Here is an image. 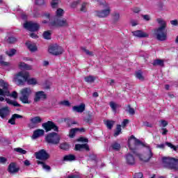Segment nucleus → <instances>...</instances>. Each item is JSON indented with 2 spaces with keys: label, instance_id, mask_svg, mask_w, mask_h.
<instances>
[{
  "label": "nucleus",
  "instance_id": "1",
  "mask_svg": "<svg viewBox=\"0 0 178 178\" xmlns=\"http://www.w3.org/2000/svg\"><path fill=\"white\" fill-rule=\"evenodd\" d=\"M128 147L134 155L138 156L142 162H149L154 156L152 149L148 145H145L141 140L135 138L134 135L128 139Z\"/></svg>",
  "mask_w": 178,
  "mask_h": 178
},
{
  "label": "nucleus",
  "instance_id": "56",
  "mask_svg": "<svg viewBox=\"0 0 178 178\" xmlns=\"http://www.w3.org/2000/svg\"><path fill=\"white\" fill-rule=\"evenodd\" d=\"M6 162H8V159L3 156H0V163H5Z\"/></svg>",
  "mask_w": 178,
  "mask_h": 178
},
{
  "label": "nucleus",
  "instance_id": "34",
  "mask_svg": "<svg viewBox=\"0 0 178 178\" xmlns=\"http://www.w3.org/2000/svg\"><path fill=\"white\" fill-rule=\"evenodd\" d=\"M51 35H52L51 31H45L42 34L43 38H44V40H51Z\"/></svg>",
  "mask_w": 178,
  "mask_h": 178
},
{
  "label": "nucleus",
  "instance_id": "10",
  "mask_svg": "<svg viewBox=\"0 0 178 178\" xmlns=\"http://www.w3.org/2000/svg\"><path fill=\"white\" fill-rule=\"evenodd\" d=\"M0 83L4 84L3 89L0 88V102H3L6 97H10V92H9L8 86H5L3 80H0Z\"/></svg>",
  "mask_w": 178,
  "mask_h": 178
},
{
  "label": "nucleus",
  "instance_id": "55",
  "mask_svg": "<svg viewBox=\"0 0 178 178\" xmlns=\"http://www.w3.org/2000/svg\"><path fill=\"white\" fill-rule=\"evenodd\" d=\"M161 130H162V132H161L162 136H166V134L169 133V130H168V129L166 128H162Z\"/></svg>",
  "mask_w": 178,
  "mask_h": 178
},
{
  "label": "nucleus",
  "instance_id": "24",
  "mask_svg": "<svg viewBox=\"0 0 178 178\" xmlns=\"http://www.w3.org/2000/svg\"><path fill=\"white\" fill-rule=\"evenodd\" d=\"M45 131L43 129H38L33 131V138H38L40 136H44Z\"/></svg>",
  "mask_w": 178,
  "mask_h": 178
},
{
  "label": "nucleus",
  "instance_id": "12",
  "mask_svg": "<svg viewBox=\"0 0 178 178\" xmlns=\"http://www.w3.org/2000/svg\"><path fill=\"white\" fill-rule=\"evenodd\" d=\"M24 27L29 31H38L40 30V24L33 22H26L24 24Z\"/></svg>",
  "mask_w": 178,
  "mask_h": 178
},
{
  "label": "nucleus",
  "instance_id": "22",
  "mask_svg": "<svg viewBox=\"0 0 178 178\" xmlns=\"http://www.w3.org/2000/svg\"><path fill=\"white\" fill-rule=\"evenodd\" d=\"M73 161H76V156L74 154L65 155L63 158V162H72Z\"/></svg>",
  "mask_w": 178,
  "mask_h": 178
},
{
  "label": "nucleus",
  "instance_id": "58",
  "mask_svg": "<svg viewBox=\"0 0 178 178\" xmlns=\"http://www.w3.org/2000/svg\"><path fill=\"white\" fill-rule=\"evenodd\" d=\"M77 141L82 142V143H87L88 141V139L86 138L81 137L77 139Z\"/></svg>",
  "mask_w": 178,
  "mask_h": 178
},
{
  "label": "nucleus",
  "instance_id": "43",
  "mask_svg": "<svg viewBox=\"0 0 178 178\" xmlns=\"http://www.w3.org/2000/svg\"><path fill=\"white\" fill-rule=\"evenodd\" d=\"M65 122H66L68 127H70L72 124H77V122L76 121L71 122L70 119L69 118L65 119Z\"/></svg>",
  "mask_w": 178,
  "mask_h": 178
},
{
  "label": "nucleus",
  "instance_id": "62",
  "mask_svg": "<svg viewBox=\"0 0 178 178\" xmlns=\"http://www.w3.org/2000/svg\"><path fill=\"white\" fill-rule=\"evenodd\" d=\"M30 37L31 38H38V35L37 34H35V33H31L30 34Z\"/></svg>",
  "mask_w": 178,
  "mask_h": 178
},
{
  "label": "nucleus",
  "instance_id": "52",
  "mask_svg": "<svg viewBox=\"0 0 178 178\" xmlns=\"http://www.w3.org/2000/svg\"><path fill=\"white\" fill-rule=\"evenodd\" d=\"M8 122L13 125L16 124V120L14 118L13 115H12L11 118L8 120Z\"/></svg>",
  "mask_w": 178,
  "mask_h": 178
},
{
  "label": "nucleus",
  "instance_id": "5",
  "mask_svg": "<svg viewBox=\"0 0 178 178\" xmlns=\"http://www.w3.org/2000/svg\"><path fill=\"white\" fill-rule=\"evenodd\" d=\"M45 141L49 145H58L60 143V136L56 132H51L46 136Z\"/></svg>",
  "mask_w": 178,
  "mask_h": 178
},
{
  "label": "nucleus",
  "instance_id": "50",
  "mask_svg": "<svg viewBox=\"0 0 178 178\" xmlns=\"http://www.w3.org/2000/svg\"><path fill=\"white\" fill-rule=\"evenodd\" d=\"M80 10L83 13L87 12V3H82Z\"/></svg>",
  "mask_w": 178,
  "mask_h": 178
},
{
  "label": "nucleus",
  "instance_id": "19",
  "mask_svg": "<svg viewBox=\"0 0 178 178\" xmlns=\"http://www.w3.org/2000/svg\"><path fill=\"white\" fill-rule=\"evenodd\" d=\"M83 149H86V151H90V146L88 144H76L74 147L75 151H82Z\"/></svg>",
  "mask_w": 178,
  "mask_h": 178
},
{
  "label": "nucleus",
  "instance_id": "2",
  "mask_svg": "<svg viewBox=\"0 0 178 178\" xmlns=\"http://www.w3.org/2000/svg\"><path fill=\"white\" fill-rule=\"evenodd\" d=\"M15 79L19 86H24L26 82L29 86H35L37 79L35 78H30V72L27 71H21L16 74Z\"/></svg>",
  "mask_w": 178,
  "mask_h": 178
},
{
  "label": "nucleus",
  "instance_id": "33",
  "mask_svg": "<svg viewBox=\"0 0 178 178\" xmlns=\"http://www.w3.org/2000/svg\"><path fill=\"white\" fill-rule=\"evenodd\" d=\"M65 14V11L63 10V9L62 8H58L57 9L56 12V19H59V17H62V16H63V15Z\"/></svg>",
  "mask_w": 178,
  "mask_h": 178
},
{
  "label": "nucleus",
  "instance_id": "53",
  "mask_svg": "<svg viewBox=\"0 0 178 178\" xmlns=\"http://www.w3.org/2000/svg\"><path fill=\"white\" fill-rule=\"evenodd\" d=\"M143 126H145V127L152 128V124L149 123L147 121L143 122Z\"/></svg>",
  "mask_w": 178,
  "mask_h": 178
},
{
  "label": "nucleus",
  "instance_id": "28",
  "mask_svg": "<svg viewBox=\"0 0 178 178\" xmlns=\"http://www.w3.org/2000/svg\"><path fill=\"white\" fill-rule=\"evenodd\" d=\"M110 148H111L113 151H120L121 146L118 142H113L111 143Z\"/></svg>",
  "mask_w": 178,
  "mask_h": 178
},
{
  "label": "nucleus",
  "instance_id": "32",
  "mask_svg": "<svg viewBox=\"0 0 178 178\" xmlns=\"http://www.w3.org/2000/svg\"><path fill=\"white\" fill-rule=\"evenodd\" d=\"M76 131H79V129L77 128L71 129L69 133L70 138H74Z\"/></svg>",
  "mask_w": 178,
  "mask_h": 178
},
{
  "label": "nucleus",
  "instance_id": "26",
  "mask_svg": "<svg viewBox=\"0 0 178 178\" xmlns=\"http://www.w3.org/2000/svg\"><path fill=\"white\" fill-rule=\"evenodd\" d=\"M59 148L63 151H69L70 149V145L67 142H64L60 144Z\"/></svg>",
  "mask_w": 178,
  "mask_h": 178
},
{
  "label": "nucleus",
  "instance_id": "60",
  "mask_svg": "<svg viewBox=\"0 0 178 178\" xmlns=\"http://www.w3.org/2000/svg\"><path fill=\"white\" fill-rule=\"evenodd\" d=\"M161 123L163 127H166V126H168V122L164 120H161Z\"/></svg>",
  "mask_w": 178,
  "mask_h": 178
},
{
  "label": "nucleus",
  "instance_id": "51",
  "mask_svg": "<svg viewBox=\"0 0 178 178\" xmlns=\"http://www.w3.org/2000/svg\"><path fill=\"white\" fill-rule=\"evenodd\" d=\"M143 172H136L134 175V178H143Z\"/></svg>",
  "mask_w": 178,
  "mask_h": 178
},
{
  "label": "nucleus",
  "instance_id": "29",
  "mask_svg": "<svg viewBox=\"0 0 178 178\" xmlns=\"http://www.w3.org/2000/svg\"><path fill=\"white\" fill-rule=\"evenodd\" d=\"M96 77L92 75H89L88 76H85L84 81L86 83H88L89 84H92V83H94L96 80Z\"/></svg>",
  "mask_w": 178,
  "mask_h": 178
},
{
  "label": "nucleus",
  "instance_id": "31",
  "mask_svg": "<svg viewBox=\"0 0 178 178\" xmlns=\"http://www.w3.org/2000/svg\"><path fill=\"white\" fill-rule=\"evenodd\" d=\"M19 67L24 69V70H31V65L26 64L25 63H20L19 64Z\"/></svg>",
  "mask_w": 178,
  "mask_h": 178
},
{
  "label": "nucleus",
  "instance_id": "30",
  "mask_svg": "<svg viewBox=\"0 0 178 178\" xmlns=\"http://www.w3.org/2000/svg\"><path fill=\"white\" fill-rule=\"evenodd\" d=\"M110 107L111 108L113 112L116 113L118 111V108H119V104L115 103L114 102H109Z\"/></svg>",
  "mask_w": 178,
  "mask_h": 178
},
{
  "label": "nucleus",
  "instance_id": "59",
  "mask_svg": "<svg viewBox=\"0 0 178 178\" xmlns=\"http://www.w3.org/2000/svg\"><path fill=\"white\" fill-rule=\"evenodd\" d=\"M127 124H129V120L124 119V120H123V122H122V126L123 127H126V126H127Z\"/></svg>",
  "mask_w": 178,
  "mask_h": 178
},
{
  "label": "nucleus",
  "instance_id": "7",
  "mask_svg": "<svg viewBox=\"0 0 178 178\" xmlns=\"http://www.w3.org/2000/svg\"><path fill=\"white\" fill-rule=\"evenodd\" d=\"M49 27H69V22L66 18H55L49 22Z\"/></svg>",
  "mask_w": 178,
  "mask_h": 178
},
{
  "label": "nucleus",
  "instance_id": "46",
  "mask_svg": "<svg viewBox=\"0 0 178 178\" xmlns=\"http://www.w3.org/2000/svg\"><path fill=\"white\" fill-rule=\"evenodd\" d=\"M165 145H168L170 148L173 149L174 151H177V147L175 146V145L172 144L170 142H165Z\"/></svg>",
  "mask_w": 178,
  "mask_h": 178
},
{
  "label": "nucleus",
  "instance_id": "44",
  "mask_svg": "<svg viewBox=\"0 0 178 178\" xmlns=\"http://www.w3.org/2000/svg\"><path fill=\"white\" fill-rule=\"evenodd\" d=\"M84 120L86 123H89V124L91 123L92 120V114L88 113V117L85 118Z\"/></svg>",
  "mask_w": 178,
  "mask_h": 178
},
{
  "label": "nucleus",
  "instance_id": "54",
  "mask_svg": "<svg viewBox=\"0 0 178 178\" xmlns=\"http://www.w3.org/2000/svg\"><path fill=\"white\" fill-rule=\"evenodd\" d=\"M35 3H36V5H39L40 6H41V5H44L45 3V1L44 0H35Z\"/></svg>",
  "mask_w": 178,
  "mask_h": 178
},
{
  "label": "nucleus",
  "instance_id": "64",
  "mask_svg": "<svg viewBox=\"0 0 178 178\" xmlns=\"http://www.w3.org/2000/svg\"><path fill=\"white\" fill-rule=\"evenodd\" d=\"M79 175H68L67 178H79Z\"/></svg>",
  "mask_w": 178,
  "mask_h": 178
},
{
  "label": "nucleus",
  "instance_id": "63",
  "mask_svg": "<svg viewBox=\"0 0 178 178\" xmlns=\"http://www.w3.org/2000/svg\"><path fill=\"white\" fill-rule=\"evenodd\" d=\"M143 17L145 20H146L147 22H149V19H150V17H149V15H143Z\"/></svg>",
  "mask_w": 178,
  "mask_h": 178
},
{
  "label": "nucleus",
  "instance_id": "42",
  "mask_svg": "<svg viewBox=\"0 0 178 178\" xmlns=\"http://www.w3.org/2000/svg\"><path fill=\"white\" fill-rule=\"evenodd\" d=\"M82 51L88 55L89 56H94V52L90 51V50L87 49L86 47H81Z\"/></svg>",
  "mask_w": 178,
  "mask_h": 178
},
{
  "label": "nucleus",
  "instance_id": "36",
  "mask_svg": "<svg viewBox=\"0 0 178 178\" xmlns=\"http://www.w3.org/2000/svg\"><path fill=\"white\" fill-rule=\"evenodd\" d=\"M135 76L136 79H138V80H140V81H144V76H143V72L141 70H139L135 73Z\"/></svg>",
  "mask_w": 178,
  "mask_h": 178
},
{
  "label": "nucleus",
  "instance_id": "37",
  "mask_svg": "<svg viewBox=\"0 0 178 178\" xmlns=\"http://www.w3.org/2000/svg\"><path fill=\"white\" fill-rule=\"evenodd\" d=\"M120 133H122V125L117 124L116 129H115L114 135H113L114 137H118V136H119V134H120Z\"/></svg>",
  "mask_w": 178,
  "mask_h": 178
},
{
  "label": "nucleus",
  "instance_id": "13",
  "mask_svg": "<svg viewBox=\"0 0 178 178\" xmlns=\"http://www.w3.org/2000/svg\"><path fill=\"white\" fill-rule=\"evenodd\" d=\"M48 98V96L45 92L41 90L38 91L35 93V97L33 99L34 102H40V101H45Z\"/></svg>",
  "mask_w": 178,
  "mask_h": 178
},
{
  "label": "nucleus",
  "instance_id": "45",
  "mask_svg": "<svg viewBox=\"0 0 178 178\" xmlns=\"http://www.w3.org/2000/svg\"><path fill=\"white\" fill-rule=\"evenodd\" d=\"M127 108H129L128 112L129 115H135L136 114V111L134 110V108H131V106L130 104H128Z\"/></svg>",
  "mask_w": 178,
  "mask_h": 178
},
{
  "label": "nucleus",
  "instance_id": "6",
  "mask_svg": "<svg viewBox=\"0 0 178 178\" xmlns=\"http://www.w3.org/2000/svg\"><path fill=\"white\" fill-rule=\"evenodd\" d=\"M31 93V88H24L22 89L20 91L21 96L19 97V101H21L22 104H31V101L29 99Z\"/></svg>",
  "mask_w": 178,
  "mask_h": 178
},
{
  "label": "nucleus",
  "instance_id": "16",
  "mask_svg": "<svg viewBox=\"0 0 178 178\" xmlns=\"http://www.w3.org/2000/svg\"><path fill=\"white\" fill-rule=\"evenodd\" d=\"M133 33V35H135V37H138V38H148L149 37V35L141 30L135 31Z\"/></svg>",
  "mask_w": 178,
  "mask_h": 178
},
{
  "label": "nucleus",
  "instance_id": "61",
  "mask_svg": "<svg viewBox=\"0 0 178 178\" xmlns=\"http://www.w3.org/2000/svg\"><path fill=\"white\" fill-rule=\"evenodd\" d=\"M170 23L172 26H178V21L177 19L170 21Z\"/></svg>",
  "mask_w": 178,
  "mask_h": 178
},
{
  "label": "nucleus",
  "instance_id": "38",
  "mask_svg": "<svg viewBox=\"0 0 178 178\" xmlns=\"http://www.w3.org/2000/svg\"><path fill=\"white\" fill-rule=\"evenodd\" d=\"M38 165H42L43 169H45L46 170H51V166L47 165L44 161H38Z\"/></svg>",
  "mask_w": 178,
  "mask_h": 178
},
{
  "label": "nucleus",
  "instance_id": "21",
  "mask_svg": "<svg viewBox=\"0 0 178 178\" xmlns=\"http://www.w3.org/2000/svg\"><path fill=\"white\" fill-rule=\"evenodd\" d=\"M9 115V107L5 106L1 108H0V117L1 119H5L6 116Z\"/></svg>",
  "mask_w": 178,
  "mask_h": 178
},
{
  "label": "nucleus",
  "instance_id": "27",
  "mask_svg": "<svg viewBox=\"0 0 178 178\" xmlns=\"http://www.w3.org/2000/svg\"><path fill=\"white\" fill-rule=\"evenodd\" d=\"M6 102H7V104H8V105H13V106H16L18 108H20L22 106V105L20 104H18L17 102L12 101L9 98H6Z\"/></svg>",
  "mask_w": 178,
  "mask_h": 178
},
{
  "label": "nucleus",
  "instance_id": "25",
  "mask_svg": "<svg viewBox=\"0 0 178 178\" xmlns=\"http://www.w3.org/2000/svg\"><path fill=\"white\" fill-rule=\"evenodd\" d=\"M153 66H161V67H163L165 66V62L162 59H156L152 63Z\"/></svg>",
  "mask_w": 178,
  "mask_h": 178
},
{
  "label": "nucleus",
  "instance_id": "3",
  "mask_svg": "<svg viewBox=\"0 0 178 178\" xmlns=\"http://www.w3.org/2000/svg\"><path fill=\"white\" fill-rule=\"evenodd\" d=\"M156 22L161 26L154 30V34L156 35V40L158 41H166L168 38V32L166 31V22L161 18H158Z\"/></svg>",
  "mask_w": 178,
  "mask_h": 178
},
{
  "label": "nucleus",
  "instance_id": "4",
  "mask_svg": "<svg viewBox=\"0 0 178 178\" xmlns=\"http://www.w3.org/2000/svg\"><path fill=\"white\" fill-rule=\"evenodd\" d=\"M162 162L164 168L170 170H178V159L173 157H163Z\"/></svg>",
  "mask_w": 178,
  "mask_h": 178
},
{
  "label": "nucleus",
  "instance_id": "48",
  "mask_svg": "<svg viewBox=\"0 0 178 178\" xmlns=\"http://www.w3.org/2000/svg\"><path fill=\"white\" fill-rule=\"evenodd\" d=\"M120 18V15H119V13H114L113 14V19L114 22H118V20H119Z\"/></svg>",
  "mask_w": 178,
  "mask_h": 178
},
{
  "label": "nucleus",
  "instance_id": "11",
  "mask_svg": "<svg viewBox=\"0 0 178 178\" xmlns=\"http://www.w3.org/2000/svg\"><path fill=\"white\" fill-rule=\"evenodd\" d=\"M35 156L36 159H39V161H47L49 159V154H48L47 150L44 149L39 150L38 152H35Z\"/></svg>",
  "mask_w": 178,
  "mask_h": 178
},
{
  "label": "nucleus",
  "instance_id": "23",
  "mask_svg": "<svg viewBox=\"0 0 178 178\" xmlns=\"http://www.w3.org/2000/svg\"><path fill=\"white\" fill-rule=\"evenodd\" d=\"M25 45H26L28 49L31 51V52H35L38 49L37 48V46L35 44H31L30 42H26L25 43Z\"/></svg>",
  "mask_w": 178,
  "mask_h": 178
},
{
  "label": "nucleus",
  "instance_id": "9",
  "mask_svg": "<svg viewBox=\"0 0 178 178\" xmlns=\"http://www.w3.org/2000/svg\"><path fill=\"white\" fill-rule=\"evenodd\" d=\"M42 127L45 130L46 133L54 130V131H59V127L52 121H47L42 124Z\"/></svg>",
  "mask_w": 178,
  "mask_h": 178
},
{
  "label": "nucleus",
  "instance_id": "40",
  "mask_svg": "<svg viewBox=\"0 0 178 178\" xmlns=\"http://www.w3.org/2000/svg\"><path fill=\"white\" fill-rule=\"evenodd\" d=\"M6 41L8 44H15V42L17 41V38H16L15 37L10 36L8 38Z\"/></svg>",
  "mask_w": 178,
  "mask_h": 178
},
{
  "label": "nucleus",
  "instance_id": "15",
  "mask_svg": "<svg viewBox=\"0 0 178 178\" xmlns=\"http://www.w3.org/2000/svg\"><path fill=\"white\" fill-rule=\"evenodd\" d=\"M7 170L8 173L13 175L14 173H17L20 170V168L17 167V164L15 162H12L8 165Z\"/></svg>",
  "mask_w": 178,
  "mask_h": 178
},
{
  "label": "nucleus",
  "instance_id": "47",
  "mask_svg": "<svg viewBox=\"0 0 178 178\" xmlns=\"http://www.w3.org/2000/svg\"><path fill=\"white\" fill-rule=\"evenodd\" d=\"M59 105H63V106H70V102L69 100H64L59 102Z\"/></svg>",
  "mask_w": 178,
  "mask_h": 178
},
{
  "label": "nucleus",
  "instance_id": "57",
  "mask_svg": "<svg viewBox=\"0 0 178 178\" xmlns=\"http://www.w3.org/2000/svg\"><path fill=\"white\" fill-rule=\"evenodd\" d=\"M13 117H14V119H23V115H19V114H13Z\"/></svg>",
  "mask_w": 178,
  "mask_h": 178
},
{
  "label": "nucleus",
  "instance_id": "17",
  "mask_svg": "<svg viewBox=\"0 0 178 178\" xmlns=\"http://www.w3.org/2000/svg\"><path fill=\"white\" fill-rule=\"evenodd\" d=\"M109 13H111V8H107L106 10L96 11V16L98 17H107Z\"/></svg>",
  "mask_w": 178,
  "mask_h": 178
},
{
  "label": "nucleus",
  "instance_id": "41",
  "mask_svg": "<svg viewBox=\"0 0 178 178\" xmlns=\"http://www.w3.org/2000/svg\"><path fill=\"white\" fill-rule=\"evenodd\" d=\"M60 2V0H52L51 2V8H58Z\"/></svg>",
  "mask_w": 178,
  "mask_h": 178
},
{
  "label": "nucleus",
  "instance_id": "49",
  "mask_svg": "<svg viewBox=\"0 0 178 178\" xmlns=\"http://www.w3.org/2000/svg\"><path fill=\"white\" fill-rule=\"evenodd\" d=\"M6 54L9 56H13V55L16 54V49H11L9 51H6Z\"/></svg>",
  "mask_w": 178,
  "mask_h": 178
},
{
  "label": "nucleus",
  "instance_id": "14",
  "mask_svg": "<svg viewBox=\"0 0 178 178\" xmlns=\"http://www.w3.org/2000/svg\"><path fill=\"white\" fill-rule=\"evenodd\" d=\"M31 123L28 124V127H29V129H35V127H37V124H38V123H41V122H42V118H41V117L40 116H36L34 118H32L30 120Z\"/></svg>",
  "mask_w": 178,
  "mask_h": 178
},
{
  "label": "nucleus",
  "instance_id": "20",
  "mask_svg": "<svg viewBox=\"0 0 178 178\" xmlns=\"http://www.w3.org/2000/svg\"><path fill=\"white\" fill-rule=\"evenodd\" d=\"M126 162L128 165H133L136 163V159L133 154L129 153L125 156Z\"/></svg>",
  "mask_w": 178,
  "mask_h": 178
},
{
  "label": "nucleus",
  "instance_id": "39",
  "mask_svg": "<svg viewBox=\"0 0 178 178\" xmlns=\"http://www.w3.org/2000/svg\"><path fill=\"white\" fill-rule=\"evenodd\" d=\"M14 151L19 152V154H21L22 155H26V154H27V151L23 149L22 147H16L14 149Z\"/></svg>",
  "mask_w": 178,
  "mask_h": 178
},
{
  "label": "nucleus",
  "instance_id": "18",
  "mask_svg": "<svg viewBox=\"0 0 178 178\" xmlns=\"http://www.w3.org/2000/svg\"><path fill=\"white\" fill-rule=\"evenodd\" d=\"M72 111L74 112H77L78 113H83L86 111V104L81 103L79 106H74L72 107Z\"/></svg>",
  "mask_w": 178,
  "mask_h": 178
},
{
  "label": "nucleus",
  "instance_id": "8",
  "mask_svg": "<svg viewBox=\"0 0 178 178\" xmlns=\"http://www.w3.org/2000/svg\"><path fill=\"white\" fill-rule=\"evenodd\" d=\"M48 51L49 53L51 54V55H54V56H58L63 54V48L56 44L50 45Z\"/></svg>",
  "mask_w": 178,
  "mask_h": 178
},
{
  "label": "nucleus",
  "instance_id": "35",
  "mask_svg": "<svg viewBox=\"0 0 178 178\" xmlns=\"http://www.w3.org/2000/svg\"><path fill=\"white\" fill-rule=\"evenodd\" d=\"M105 124L106 126V127L109 129V130H112V127H113V124H115V122L113 120H106L105 122Z\"/></svg>",
  "mask_w": 178,
  "mask_h": 178
}]
</instances>
